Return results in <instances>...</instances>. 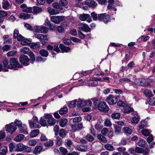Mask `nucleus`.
Listing matches in <instances>:
<instances>
[{
	"label": "nucleus",
	"instance_id": "obj_1",
	"mask_svg": "<svg viewBox=\"0 0 155 155\" xmlns=\"http://www.w3.org/2000/svg\"><path fill=\"white\" fill-rule=\"evenodd\" d=\"M155 79V77L152 76L147 78V80L142 78H137L136 79V80L138 81L137 83H140V85L142 86H149L150 85V83H153Z\"/></svg>",
	"mask_w": 155,
	"mask_h": 155
},
{
	"label": "nucleus",
	"instance_id": "obj_2",
	"mask_svg": "<svg viewBox=\"0 0 155 155\" xmlns=\"http://www.w3.org/2000/svg\"><path fill=\"white\" fill-rule=\"evenodd\" d=\"M16 151L22 152L25 151L29 153L31 150V149L28 146H26L22 143H19L16 144Z\"/></svg>",
	"mask_w": 155,
	"mask_h": 155
},
{
	"label": "nucleus",
	"instance_id": "obj_3",
	"mask_svg": "<svg viewBox=\"0 0 155 155\" xmlns=\"http://www.w3.org/2000/svg\"><path fill=\"white\" fill-rule=\"evenodd\" d=\"M10 69L14 70H17L19 68H22V65H21L18 61L15 58L11 59L9 61Z\"/></svg>",
	"mask_w": 155,
	"mask_h": 155
},
{
	"label": "nucleus",
	"instance_id": "obj_4",
	"mask_svg": "<svg viewBox=\"0 0 155 155\" xmlns=\"http://www.w3.org/2000/svg\"><path fill=\"white\" fill-rule=\"evenodd\" d=\"M97 108L100 111L104 113L108 112L109 110V107L104 101H100L97 104Z\"/></svg>",
	"mask_w": 155,
	"mask_h": 155
},
{
	"label": "nucleus",
	"instance_id": "obj_5",
	"mask_svg": "<svg viewBox=\"0 0 155 155\" xmlns=\"http://www.w3.org/2000/svg\"><path fill=\"white\" fill-rule=\"evenodd\" d=\"M105 101L109 105H113L117 103L118 101L117 97L110 94L106 98Z\"/></svg>",
	"mask_w": 155,
	"mask_h": 155
},
{
	"label": "nucleus",
	"instance_id": "obj_6",
	"mask_svg": "<svg viewBox=\"0 0 155 155\" xmlns=\"http://www.w3.org/2000/svg\"><path fill=\"white\" fill-rule=\"evenodd\" d=\"M5 127L7 132L11 134H12L17 129V127L13 123L7 124Z\"/></svg>",
	"mask_w": 155,
	"mask_h": 155
},
{
	"label": "nucleus",
	"instance_id": "obj_7",
	"mask_svg": "<svg viewBox=\"0 0 155 155\" xmlns=\"http://www.w3.org/2000/svg\"><path fill=\"white\" fill-rule=\"evenodd\" d=\"M33 122H31L29 120V127L31 129L38 128L39 126V122H38V117L34 116L33 118Z\"/></svg>",
	"mask_w": 155,
	"mask_h": 155
},
{
	"label": "nucleus",
	"instance_id": "obj_8",
	"mask_svg": "<svg viewBox=\"0 0 155 155\" xmlns=\"http://www.w3.org/2000/svg\"><path fill=\"white\" fill-rule=\"evenodd\" d=\"M64 20V17L63 16H53L51 17V21L54 23L58 24L61 21Z\"/></svg>",
	"mask_w": 155,
	"mask_h": 155
},
{
	"label": "nucleus",
	"instance_id": "obj_9",
	"mask_svg": "<svg viewBox=\"0 0 155 155\" xmlns=\"http://www.w3.org/2000/svg\"><path fill=\"white\" fill-rule=\"evenodd\" d=\"M19 62L24 66H27L29 64V59L28 57L25 55H21L19 58Z\"/></svg>",
	"mask_w": 155,
	"mask_h": 155
},
{
	"label": "nucleus",
	"instance_id": "obj_10",
	"mask_svg": "<svg viewBox=\"0 0 155 155\" xmlns=\"http://www.w3.org/2000/svg\"><path fill=\"white\" fill-rule=\"evenodd\" d=\"M84 5L89 7L94 8L97 4L94 0H86L84 2Z\"/></svg>",
	"mask_w": 155,
	"mask_h": 155
},
{
	"label": "nucleus",
	"instance_id": "obj_11",
	"mask_svg": "<svg viewBox=\"0 0 155 155\" xmlns=\"http://www.w3.org/2000/svg\"><path fill=\"white\" fill-rule=\"evenodd\" d=\"M49 38L47 35L42 34H39V41L43 45H45L47 42L45 40L48 41Z\"/></svg>",
	"mask_w": 155,
	"mask_h": 155
},
{
	"label": "nucleus",
	"instance_id": "obj_12",
	"mask_svg": "<svg viewBox=\"0 0 155 155\" xmlns=\"http://www.w3.org/2000/svg\"><path fill=\"white\" fill-rule=\"evenodd\" d=\"M82 25V26L81 27H79V28L80 29L86 32H88L91 31V29L87 24H81L80 26H81Z\"/></svg>",
	"mask_w": 155,
	"mask_h": 155
},
{
	"label": "nucleus",
	"instance_id": "obj_13",
	"mask_svg": "<svg viewBox=\"0 0 155 155\" xmlns=\"http://www.w3.org/2000/svg\"><path fill=\"white\" fill-rule=\"evenodd\" d=\"M18 129L19 132L24 134H28V132L27 131V128L26 125L23 124L21 126L19 127Z\"/></svg>",
	"mask_w": 155,
	"mask_h": 155
},
{
	"label": "nucleus",
	"instance_id": "obj_14",
	"mask_svg": "<svg viewBox=\"0 0 155 155\" xmlns=\"http://www.w3.org/2000/svg\"><path fill=\"white\" fill-rule=\"evenodd\" d=\"M59 48L62 51V52L68 53L70 51L71 48L68 47H66L63 44H60L59 45Z\"/></svg>",
	"mask_w": 155,
	"mask_h": 155
},
{
	"label": "nucleus",
	"instance_id": "obj_15",
	"mask_svg": "<svg viewBox=\"0 0 155 155\" xmlns=\"http://www.w3.org/2000/svg\"><path fill=\"white\" fill-rule=\"evenodd\" d=\"M4 67L3 68V70L4 72L8 71V69H10V64H8V61L5 59L4 60L3 62Z\"/></svg>",
	"mask_w": 155,
	"mask_h": 155
},
{
	"label": "nucleus",
	"instance_id": "obj_16",
	"mask_svg": "<svg viewBox=\"0 0 155 155\" xmlns=\"http://www.w3.org/2000/svg\"><path fill=\"white\" fill-rule=\"evenodd\" d=\"M16 104L13 103H10L6 102L5 101L3 102L0 101V107L2 106V105L5 106L6 107H13V106L16 105Z\"/></svg>",
	"mask_w": 155,
	"mask_h": 155
},
{
	"label": "nucleus",
	"instance_id": "obj_17",
	"mask_svg": "<svg viewBox=\"0 0 155 155\" xmlns=\"http://www.w3.org/2000/svg\"><path fill=\"white\" fill-rule=\"evenodd\" d=\"M22 35L19 34L18 30L15 29L14 30L13 33V37L15 39H17L18 40H20L22 38Z\"/></svg>",
	"mask_w": 155,
	"mask_h": 155
},
{
	"label": "nucleus",
	"instance_id": "obj_18",
	"mask_svg": "<svg viewBox=\"0 0 155 155\" xmlns=\"http://www.w3.org/2000/svg\"><path fill=\"white\" fill-rule=\"evenodd\" d=\"M19 41H21V44L23 45H27L30 43V40L26 39L22 36V38L20 40H18Z\"/></svg>",
	"mask_w": 155,
	"mask_h": 155
},
{
	"label": "nucleus",
	"instance_id": "obj_19",
	"mask_svg": "<svg viewBox=\"0 0 155 155\" xmlns=\"http://www.w3.org/2000/svg\"><path fill=\"white\" fill-rule=\"evenodd\" d=\"M24 137L25 136L24 135L20 134L15 137L14 138V140L16 142H20L23 140Z\"/></svg>",
	"mask_w": 155,
	"mask_h": 155
},
{
	"label": "nucleus",
	"instance_id": "obj_20",
	"mask_svg": "<svg viewBox=\"0 0 155 155\" xmlns=\"http://www.w3.org/2000/svg\"><path fill=\"white\" fill-rule=\"evenodd\" d=\"M58 120H57L53 117H52L51 119L48 120L47 122L49 126H53L55 124L56 121H57L58 122Z\"/></svg>",
	"mask_w": 155,
	"mask_h": 155
},
{
	"label": "nucleus",
	"instance_id": "obj_21",
	"mask_svg": "<svg viewBox=\"0 0 155 155\" xmlns=\"http://www.w3.org/2000/svg\"><path fill=\"white\" fill-rule=\"evenodd\" d=\"M8 150V147L7 146L1 147L0 148V155H5Z\"/></svg>",
	"mask_w": 155,
	"mask_h": 155
},
{
	"label": "nucleus",
	"instance_id": "obj_22",
	"mask_svg": "<svg viewBox=\"0 0 155 155\" xmlns=\"http://www.w3.org/2000/svg\"><path fill=\"white\" fill-rule=\"evenodd\" d=\"M39 54L43 57H47L49 54L48 51L45 49H42L39 51Z\"/></svg>",
	"mask_w": 155,
	"mask_h": 155
},
{
	"label": "nucleus",
	"instance_id": "obj_23",
	"mask_svg": "<svg viewBox=\"0 0 155 155\" xmlns=\"http://www.w3.org/2000/svg\"><path fill=\"white\" fill-rule=\"evenodd\" d=\"M68 120L66 118H64L60 120L59 121V125L61 127H64L67 124Z\"/></svg>",
	"mask_w": 155,
	"mask_h": 155
},
{
	"label": "nucleus",
	"instance_id": "obj_24",
	"mask_svg": "<svg viewBox=\"0 0 155 155\" xmlns=\"http://www.w3.org/2000/svg\"><path fill=\"white\" fill-rule=\"evenodd\" d=\"M16 144H15L13 143H10L8 145L9 151L11 152H12L14 151H16Z\"/></svg>",
	"mask_w": 155,
	"mask_h": 155
},
{
	"label": "nucleus",
	"instance_id": "obj_25",
	"mask_svg": "<svg viewBox=\"0 0 155 155\" xmlns=\"http://www.w3.org/2000/svg\"><path fill=\"white\" fill-rule=\"evenodd\" d=\"M34 34H35V37L38 38H39L38 34L37 35L39 32V27L38 25H35L33 27V30Z\"/></svg>",
	"mask_w": 155,
	"mask_h": 155
},
{
	"label": "nucleus",
	"instance_id": "obj_26",
	"mask_svg": "<svg viewBox=\"0 0 155 155\" xmlns=\"http://www.w3.org/2000/svg\"><path fill=\"white\" fill-rule=\"evenodd\" d=\"M68 110L67 107L64 106L63 107L61 108L59 110V114L62 115L66 114L68 112Z\"/></svg>",
	"mask_w": 155,
	"mask_h": 155
},
{
	"label": "nucleus",
	"instance_id": "obj_27",
	"mask_svg": "<svg viewBox=\"0 0 155 155\" xmlns=\"http://www.w3.org/2000/svg\"><path fill=\"white\" fill-rule=\"evenodd\" d=\"M90 17L88 14H83L79 16V19L81 21H85Z\"/></svg>",
	"mask_w": 155,
	"mask_h": 155
},
{
	"label": "nucleus",
	"instance_id": "obj_28",
	"mask_svg": "<svg viewBox=\"0 0 155 155\" xmlns=\"http://www.w3.org/2000/svg\"><path fill=\"white\" fill-rule=\"evenodd\" d=\"M19 18L25 20L28 19L30 18V16L28 13H22L20 15Z\"/></svg>",
	"mask_w": 155,
	"mask_h": 155
},
{
	"label": "nucleus",
	"instance_id": "obj_29",
	"mask_svg": "<svg viewBox=\"0 0 155 155\" xmlns=\"http://www.w3.org/2000/svg\"><path fill=\"white\" fill-rule=\"evenodd\" d=\"M111 16L107 14H106L105 13V15H104V17L103 18V21L105 24H107L108 22L110 21L111 20Z\"/></svg>",
	"mask_w": 155,
	"mask_h": 155
},
{
	"label": "nucleus",
	"instance_id": "obj_30",
	"mask_svg": "<svg viewBox=\"0 0 155 155\" xmlns=\"http://www.w3.org/2000/svg\"><path fill=\"white\" fill-rule=\"evenodd\" d=\"M97 138L101 141L103 143H106L107 142V140L105 137L102 135L101 134H98Z\"/></svg>",
	"mask_w": 155,
	"mask_h": 155
},
{
	"label": "nucleus",
	"instance_id": "obj_31",
	"mask_svg": "<svg viewBox=\"0 0 155 155\" xmlns=\"http://www.w3.org/2000/svg\"><path fill=\"white\" fill-rule=\"evenodd\" d=\"M120 116L121 114L120 113H117L115 111L111 115V117L113 119H119Z\"/></svg>",
	"mask_w": 155,
	"mask_h": 155
},
{
	"label": "nucleus",
	"instance_id": "obj_32",
	"mask_svg": "<svg viewBox=\"0 0 155 155\" xmlns=\"http://www.w3.org/2000/svg\"><path fill=\"white\" fill-rule=\"evenodd\" d=\"M146 144L147 142L146 141L143 139H141L138 143V145L139 146L143 147H145Z\"/></svg>",
	"mask_w": 155,
	"mask_h": 155
},
{
	"label": "nucleus",
	"instance_id": "obj_33",
	"mask_svg": "<svg viewBox=\"0 0 155 155\" xmlns=\"http://www.w3.org/2000/svg\"><path fill=\"white\" fill-rule=\"evenodd\" d=\"M143 93L146 96L147 98H150L153 96L152 92L147 89L144 90Z\"/></svg>",
	"mask_w": 155,
	"mask_h": 155
},
{
	"label": "nucleus",
	"instance_id": "obj_34",
	"mask_svg": "<svg viewBox=\"0 0 155 155\" xmlns=\"http://www.w3.org/2000/svg\"><path fill=\"white\" fill-rule=\"evenodd\" d=\"M59 135L62 138H64L66 135V131L64 129H61L59 132Z\"/></svg>",
	"mask_w": 155,
	"mask_h": 155
},
{
	"label": "nucleus",
	"instance_id": "obj_35",
	"mask_svg": "<svg viewBox=\"0 0 155 155\" xmlns=\"http://www.w3.org/2000/svg\"><path fill=\"white\" fill-rule=\"evenodd\" d=\"M20 51L24 54H28L30 51L29 48L26 47H24L21 48L20 49Z\"/></svg>",
	"mask_w": 155,
	"mask_h": 155
},
{
	"label": "nucleus",
	"instance_id": "obj_36",
	"mask_svg": "<svg viewBox=\"0 0 155 155\" xmlns=\"http://www.w3.org/2000/svg\"><path fill=\"white\" fill-rule=\"evenodd\" d=\"M150 130L148 129H143L141 130L142 134L145 136H147L150 135Z\"/></svg>",
	"mask_w": 155,
	"mask_h": 155
},
{
	"label": "nucleus",
	"instance_id": "obj_37",
	"mask_svg": "<svg viewBox=\"0 0 155 155\" xmlns=\"http://www.w3.org/2000/svg\"><path fill=\"white\" fill-rule=\"evenodd\" d=\"M77 101L75 100L74 101H71L68 104V106L69 108H72L76 106V102Z\"/></svg>",
	"mask_w": 155,
	"mask_h": 155
},
{
	"label": "nucleus",
	"instance_id": "obj_38",
	"mask_svg": "<svg viewBox=\"0 0 155 155\" xmlns=\"http://www.w3.org/2000/svg\"><path fill=\"white\" fill-rule=\"evenodd\" d=\"M62 40L63 42L65 45H69L71 44L72 43L71 39H69L66 38H63Z\"/></svg>",
	"mask_w": 155,
	"mask_h": 155
},
{
	"label": "nucleus",
	"instance_id": "obj_39",
	"mask_svg": "<svg viewBox=\"0 0 155 155\" xmlns=\"http://www.w3.org/2000/svg\"><path fill=\"white\" fill-rule=\"evenodd\" d=\"M44 145L46 147H51L53 145L54 142L52 140H50L48 141L45 142Z\"/></svg>",
	"mask_w": 155,
	"mask_h": 155
},
{
	"label": "nucleus",
	"instance_id": "obj_40",
	"mask_svg": "<svg viewBox=\"0 0 155 155\" xmlns=\"http://www.w3.org/2000/svg\"><path fill=\"white\" fill-rule=\"evenodd\" d=\"M135 151L136 153H142L144 152V149L143 148L137 147L135 149Z\"/></svg>",
	"mask_w": 155,
	"mask_h": 155
},
{
	"label": "nucleus",
	"instance_id": "obj_41",
	"mask_svg": "<svg viewBox=\"0 0 155 155\" xmlns=\"http://www.w3.org/2000/svg\"><path fill=\"white\" fill-rule=\"evenodd\" d=\"M59 150L60 152L62 153V155H66L68 153L67 149L63 147H61Z\"/></svg>",
	"mask_w": 155,
	"mask_h": 155
},
{
	"label": "nucleus",
	"instance_id": "obj_42",
	"mask_svg": "<svg viewBox=\"0 0 155 155\" xmlns=\"http://www.w3.org/2000/svg\"><path fill=\"white\" fill-rule=\"evenodd\" d=\"M39 133V130L36 129L33 130L31 133L30 136L31 137H34L36 136Z\"/></svg>",
	"mask_w": 155,
	"mask_h": 155
},
{
	"label": "nucleus",
	"instance_id": "obj_43",
	"mask_svg": "<svg viewBox=\"0 0 155 155\" xmlns=\"http://www.w3.org/2000/svg\"><path fill=\"white\" fill-rule=\"evenodd\" d=\"M39 124L43 127H48L47 121L46 120L40 119L39 120Z\"/></svg>",
	"mask_w": 155,
	"mask_h": 155
},
{
	"label": "nucleus",
	"instance_id": "obj_44",
	"mask_svg": "<svg viewBox=\"0 0 155 155\" xmlns=\"http://www.w3.org/2000/svg\"><path fill=\"white\" fill-rule=\"evenodd\" d=\"M123 129L126 134H131L132 133V130L129 127H124L123 128Z\"/></svg>",
	"mask_w": 155,
	"mask_h": 155
},
{
	"label": "nucleus",
	"instance_id": "obj_45",
	"mask_svg": "<svg viewBox=\"0 0 155 155\" xmlns=\"http://www.w3.org/2000/svg\"><path fill=\"white\" fill-rule=\"evenodd\" d=\"M40 31L41 33H45L48 32V28L46 27L43 26L39 28Z\"/></svg>",
	"mask_w": 155,
	"mask_h": 155
},
{
	"label": "nucleus",
	"instance_id": "obj_46",
	"mask_svg": "<svg viewBox=\"0 0 155 155\" xmlns=\"http://www.w3.org/2000/svg\"><path fill=\"white\" fill-rule=\"evenodd\" d=\"M85 138L89 142H92L94 140V137L90 134L87 135L85 137Z\"/></svg>",
	"mask_w": 155,
	"mask_h": 155
},
{
	"label": "nucleus",
	"instance_id": "obj_47",
	"mask_svg": "<svg viewBox=\"0 0 155 155\" xmlns=\"http://www.w3.org/2000/svg\"><path fill=\"white\" fill-rule=\"evenodd\" d=\"M104 148L107 150H114V147L111 144H106L104 146Z\"/></svg>",
	"mask_w": 155,
	"mask_h": 155
},
{
	"label": "nucleus",
	"instance_id": "obj_48",
	"mask_svg": "<svg viewBox=\"0 0 155 155\" xmlns=\"http://www.w3.org/2000/svg\"><path fill=\"white\" fill-rule=\"evenodd\" d=\"M56 30L57 31L60 33H62L64 31V29L61 25L58 26Z\"/></svg>",
	"mask_w": 155,
	"mask_h": 155
},
{
	"label": "nucleus",
	"instance_id": "obj_49",
	"mask_svg": "<svg viewBox=\"0 0 155 155\" xmlns=\"http://www.w3.org/2000/svg\"><path fill=\"white\" fill-rule=\"evenodd\" d=\"M113 125L114 126L115 132V133H120L121 132V127L114 124Z\"/></svg>",
	"mask_w": 155,
	"mask_h": 155
},
{
	"label": "nucleus",
	"instance_id": "obj_50",
	"mask_svg": "<svg viewBox=\"0 0 155 155\" xmlns=\"http://www.w3.org/2000/svg\"><path fill=\"white\" fill-rule=\"evenodd\" d=\"M125 54L124 57L125 60H127L129 58L130 55V51L129 49H127L125 51Z\"/></svg>",
	"mask_w": 155,
	"mask_h": 155
},
{
	"label": "nucleus",
	"instance_id": "obj_51",
	"mask_svg": "<svg viewBox=\"0 0 155 155\" xmlns=\"http://www.w3.org/2000/svg\"><path fill=\"white\" fill-rule=\"evenodd\" d=\"M134 111V109L130 106H129L128 107L124 109V111L127 114L130 113Z\"/></svg>",
	"mask_w": 155,
	"mask_h": 155
},
{
	"label": "nucleus",
	"instance_id": "obj_52",
	"mask_svg": "<svg viewBox=\"0 0 155 155\" xmlns=\"http://www.w3.org/2000/svg\"><path fill=\"white\" fill-rule=\"evenodd\" d=\"M27 54L30 57L31 60H32V61L35 60V56L32 51H30Z\"/></svg>",
	"mask_w": 155,
	"mask_h": 155
},
{
	"label": "nucleus",
	"instance_id": "obj_53",
	"mask_svg": "<svg viewBox=\"0 0 155 155\" xmlns=\"http://www.w3.org/2000/svg\"><path fill=\"white\" fill-rule=\"evenodd\" d=\"M139 118L136 117H133L131 118V121L133 123H137L139 121Z\"/></svg>",
	"mask_w": 155,
	"mask_h": 155
},
{
	"label": "nucleus",
	"instance_id": "obj_54",
	"mask_svg": "<svg viewBox=\"0 0 155 155\" xmlns=\"http://www.w3.org/2000/svg\"><path fill=\"white\" fill-rule=\"evenodd\" d=\"M150 38V37L148 36H145L144 35H143L141 36L139 38V40L141 39V41L143 40V41H146L149 40Z\"/></svg>",
	"mask_w": 155,
	"mask_h": 155
},
{
	"label": "nucleus",
	"instance_id": "obj_55",
	"mask_svg": "<svg viewBox=\"0 0 155 155\" xmlns=\"http://www.w3.org/2000/svg\"><path fill=\"white\" fill-rule=\"evenodd\" d=\"M51 22L48 20H46L45 22V26L49 27V29L50 30H53V28L52 27H51Z\"/></svg>",
	"mask_w": 155,
	"mask_h": 155
},
{
	"label": "nucleus",
	"instance_id": "obj_56",
	"mask_svg": "<svg viewBox=\"0 0 155 155\" xmlns=\"http://www.w3.org/2000/svg\"><path fill=\"white\" fill-rule=\"evenodd\" d=\"M23 11L29 13H32V8L31 7H28L24 9L23 10Z\"/></svg>",
	"mask_w": 155,
	"mask_h": 155
},
{
	"label": "nucleus",
	"instance_id": "obj_57",
	"mask_svg": "<svg viewBox=\"0 0 155 155\" xmlns=\"http://www.w3.org/2000/svg\"><path fill=\"white\" fill-rule=\"evenodd\" d=\"M58 44H55L54 45V48H53V51L57 53H59L60 51V50L59 49Z\"/></svg>",
	"mask_w": 155,
	"mask_h": 155
},
{
	"label": "nucleus",
	"instance_id": "obj_58",
	"mask_svg": "<svg viewBox=\"0 0 155 155\" xmlns=\"http://www.w3.org/2000/svg\"><path fill=\"white\" fill-rule=\"evenodd\" d=\"M104 15H105V13L98 14L97 19L99 21H103V18L104 17Z\"/></svg>",
	"mask_w": 155,
	"mask_h": 155
},
{
	"label": "nucleus",
	"instance_id": "obj_59",
	"mask_svg": "<svg viewBox=\"0 0 155 155\" xmlns=\"http://www.w3.org/2000/svg\"><path fill=\"white\" fill-rule=\"evenodd\" d=\"M149 136L147 139V141L149 144H150V143L153 140L154 138L153 135L150 134Z\"/></svg>",
	"mask_w": 155,
	"mask_h": 155
},
{
	"label": "nucleus",
	"instance_id": "obj_60",
	"mask_svg": "<svg viewBox=\"0 0 155 155\" xmlns=\"http://www.w3.org/2000/svg\"><path fill=\"white\" fill-rule=\"evenodd\" d=\"M14 122L16 126L17 127V126L18 127V128L19 127L23 124L21 120L17 119L15 120L14 121Z\"/></svg>",
	"mask_w": 155,
	"mask_h": 155
},
{
	"label": "nucleus",
	"instance_id": "obj_61",
	"mask_svg": "<svg viewBox=\"0 0 155 155\" xmlns=\"http://www.w3.org/2000/svg\"><path fill=\"white\" fill-rule=\"evenodd\" d=\"M91 17L93 18L94 21H96L97 19V14L94 12L91 13Z\"/></svg>",
	"mask_w": 155,
	"mask_h": 155
},
{
	"label": "nucleus",
	"instance_id": "obj_62",
	"mask_svg": "<svg viewBox=\"0 0 155 155\" xmlns=\"http://www.w3.org/2000/svg\"><path fill=\"white\" fill-rule=\"evenodd\" d=\"M3 8L4 9H8V8L10 4L9 2L7 1L4 2L3 3Z\"/></svg>",
	"mask_w": 155,
	"mask_h": 155
},
{
	"label": "nucleus",
	"instance_id": "obj_63",
	"mask_svg": "<svg viewBox=\"0 0 155 155\" xmlns=\"http://www.w3.org/2000/svg\"><path fill=\"white\" fill-rule=\"evenodd\" d=\"M68 3V2L66 0H61L59 2L60 5L63 6H65Z\"/></svg>",
	"mask_w": 155,
	"mask_h": 155
},
{
	"label": "nucleus",
	"instance_id": "obj_64",
	"mask_svg": "<svg viewBox=\"0 0 155 155\" xmlns=\"http://www.w3.org/2000/svg\"><path fill=\"white\" fill-rule=\"evenodd\" d=\"M69 34L72 35L76 36L77 35L76 30L74 28L72 29L70 31Z\"/></svg>",
	"mask_w": 155,
	"mask_h": 155
}]
</instances>
